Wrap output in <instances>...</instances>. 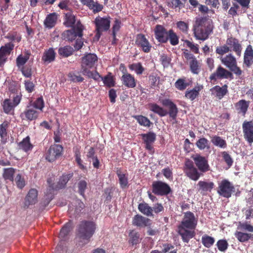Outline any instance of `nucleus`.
<instances>
[{"mask_svg": "<svg viewBox=\"0 0 253 253\" xmlns=\"http://www.w3.org/2000/svg\"><path fill=\"white\" fill-rule=\"evenodd\" d=\"M198 220L191 211L184 212L183 218L177 226V233L183 242L188 243L196 235L195 229Z\"/></svg>", "mask_w": 253, "mask_h": 253, "instance_id": "1", "label": "nucleus"}, {"mask_svg": "<svg viewBox=\"0 0 253 253\" xmlns=\"http://www.w3.org/2000/svg\"><path fill=\"white\" fill-rule=\"evenodd\" d=\"M213 24L212 20L206 17L197 18L193 25V33L197 40L205 41L212 32Z\"/></svg>", "mask_w": 253, "mask_h": 253, "instance_id": "2", "label": "nucleus"}, {"mask_svg": "<svg viewBox=\"0 0 253 253\" xmlns=\"http://www.w3.org/2000/svg\"><path fill=\"white\" fill-rule=\"evenodd\" d=\"M161 102L164 106L169 108L168 111L156 103H150L149 104L150 110L161 117L169 115L172 120H175L178 112L176 105L169 99H163Z\"/></svg>", "mask_w": 253, "mask_h": 253, "instance_id": "3", "label": "nucleus"}, {"mask_svg": "<svg viewBox=\"0 0 253 253\" xmlns=\"http://www.w3.org/2000/svg\"><path fill=\"white\" fill-rule=\"evenodd\" d=\"M96 224L92 221L83 220L81 221L78 228V235L80 238L89 242L94 234Z\"/></svg>", "mask_w": 253, "mask_h": 253, "instance_id": "4", "label": "nucleus"}, {"mask_svg": "<svg viewBox=\"0 0 253 253\" xmlns=\"http://www.w3.org/2000/svg\"><path fill=\"white\" fill-rule=\"evenodd\" d=\"M84 29V27L80 21H78L71 29L66 30L62 34V38L64 40L72 42L78 37H83Z\"/></svg>", "mask_w": 253, "mask_h": 253, "instance_id": "5", "label": "nucleus"}, {"mask_svg": "<svg viewBox=\"0 0 253 253\" xmlns=\"http://www.w3.org/2000/svg\"><path fill=\"white\" fill-rule=\"evenodd\" d=\"M185 175L191 180H198L203 174L194 166L193 162L189 159H186L183 168Z\"/></svg>", "mask_w": 253, "mask_h": 253, "instance_id": "6", "label": "nucleus"}, {"mask_svg": "<svg viewBox=\"0 0 253 253\" xmlns=\"http://www.w3.org/2000/svg\"><path fill=\"white\" fill-rule=\"evenodd\" d=\"M221 62L236 76L240 77L243 73L238 66L236 58L231 53H229L221 58Z\"/></svg>", "mask_w": 253, "mask_h": 253, "instance_id": "7", "label": "nucleus"}, {"mask_svg": "<svg viewBox=\"0 0 253 253\" xmlns=\"http://www.w3.org/2000/svg\"><path fill=\"white\" fill-rule=\"evenodd\" d=\"M234 191V186L228 180L223 179L218 184L217 193L224 198H230Z\"/></svg>", "mask_w": 253, "mask_h": 253, "instance_id": "8", "label": "nucleus"}, {"mask_svg": "<svg viewBox=\"0 0 253 253\" xmlns=\"http://www.w3.org/2000/svg\"><path fill=\"white\" fill-rule=\"evenodd\" d=\"M12 98V102L10 99H5L2 103L3 112L7 114L13 113L15 107L19 104L21 99V95L18 94L14 95Z\"/></svg>", "mask_w": 253, "mask_h": 253, "instance_id": "9", "label": "nucleus"}, {"mask_svg": "<svg viewBox=\"0 0 253 253\" xmlns=\"http://www.w3.org/2000/svg\"><path fill=\"white\" fill-rule=\"evenodd\" d=\"M63 147L59 144H53L48 150L45 158L49 162H53L59 159L63 154Z\"/></svg>", "mask_w": 253, "mask_h": 253, "instance_id": "10", "label": "nucleus"}, {"mask_svg": "<svg viewBox=\"0 0 253 253\" xmlns=\"http://www.w3.org/2000/svg\"><path fill=\"white\" fill-rule=\"evenodd\" d=\"M152 187V192L157 195H168L171 191L169 186L166 183L163 182L161 181L153 182Z\"/></svg>", "mask_w": 253, "mask_h": 253, "instance_id": "11", "label": "nucleus"}, {"mask_svg": "<svg viewBox=\"0 0 253 253\" xmlns=\"http://www.w3.org/2000/svg\"><path fill=\"white\" fill-rule=\"evenodd\" d=\"M195 164L199 170L203 174L210 170L208 159L204 156L197 154L192 156Z\"/></svg>", "mask_w": 253, "mask_h": 253, "instance_id": "12", "label": "nucleus"}, {"mask_svg": "<svg viewBox=\"0 0 253 253\" xmlns=\"http://www.w3.org/2000/svg\"><path fill=\"white\" fill-rule=\"evenodd\" d=\"M209 79L211 81H216L217 79H233V75L231 71H229L219 65L215 71L211 75Z\"/></svg>", "mask_w": 253, "mask_h": 253, "instance_id": "13", "label": "nucleus"}, {"mask_svg": "<svg viewBox=\"0 0 253 253\" xmlns=\"http://www.w3.org/2000/svg\"><path fill=\"white\" fill-rule=\"evenodd\" d=\"M135 44L139 49L146 53L151 51L152 47L146 36L142 34H138L136 35Z\"/></svg>", "mask_w": 253, "mask_h": 253, "instance_id": "14", "label": "nucleus"}, {"mask_svg": "<svg viewBox=\"0 0 253 253\" xmlns=\"http://www.w3.org/2000/svg\"><path fill=\"white\" fill-rule=\"evenodd\" d=\"M97 57L93 53H88L82 58L81 72H84L94 66Z\"/></svg>", "mask_w": 253, "mask_h": 253, "instance_id": "15", "label": "nucleus"}, {"mask_svg": "<svg viewBox=\"0 0 253 253\" xmlns=\"http://www.w3.org/2000/svg\"><path fill=\"white\" fill-rule=\"evenodd\" d=\"M242 129L245 140L252 144L253 143V120L245 121L242 124Z\"/></svg>", "mask_w": 253, "mask_h": 253, "instance_id": "16", "label": "nucleus"}, {"mask_svg": "<svg viewBox=\"0 0 253 253\" xmlns=\"http://www.w3.org/2000/svg\"><path fill=\"white\" fill-rule=\"evenodd\" d=\"M111 17L110 16L101 17L97 16L95 18L94 23L95 30L101 32H107L110 27Z\"/></svg>", "mask_w": 253, "mask_h": 253, "instance_id": "17", "label": "nucleus"}, {"mask_svg": "<svg viewBox=\"0 0 253 253\" xmlns=\"http://www.w3.org/2000/svg\"><path fill=\"white\" fill-rule=\"evenodd\" d=\"M14 44L11 42H8L0 47V67L3 66L7 60L8 56L14 48Z\"/></svg>", "mask_w": 253, "mask_h": 253, "instance_id": "18", "label": "nucleus"}, {"mask_svg": "<svg viewBox=\"0 0 253 253\" xmlns=\"http://www.w3.org/2000/svg\"><path fill=\"white\" fill-rule=\"evenodd\" d=\"M226 43L230 48V51H233L235 52L237 56L240 57L241 56L242 47L239 40L230 37L226 40Z\"/></svg>", "mask_w": 253, "mask_h": 253, "instance_id": "19", "label": "nucleus"}, {"mask_svg": "<svg viewBox=\"0 0 253 253\" xmlns=\"http://www.w3.org/2000/svg\"><path fill=\"white\" fill-rule=\"evenodd\" d=\"M132 224L139 228H144L150 226L151 221L149 218L137 214L133 217Z\"/></svg>", "mask_w": 253, "mask_h": 253, "instance_id": "20", "label": "nucleus"}, {"mask_svg": "<svg viewBox=\"0 0 253 253\" xmlns=\"http://www.w3.org/2000/svg\"><path fill=\"white\" fill-rule=\"evenodd\" d=\"M141 136L145 144V148L150 151H153V144L156 139V134L153 132L150 131L147 133H142L141 134Z\"/></svg>", "mask_w": 253, "mask_h": 253, "instance_id": "21", "label": "nucleus"}, {"mask_svg": "<svg viewBox=\"0 0 253 253\" xmlns=\"http://www.w3.org/2000/svg\"><path fill=\"white\" fill-rule=\"evenodd\" d=\"M214 186L212 181L200 180L197 184L198 190L202 195H207L209 192H211Z\"/></svg>", "mask_w": 253, "mask_h": 253, "instance_id": "22", "label": "nucleus"}, {"mask_svg": "<svg viewBox=\"0 0 253 253\" xmlns=\"http://www.w3.org/2000/svg\"><path fill=\"white\" fill-rule=\"evenodd\" d=\"M156 39L161 43H165L168 42V31L163 26L158 25L155 29Z\"/></svg>", "mask_w": 253, "mask_h": 253, "instance_id": "23", "label": "nucleus"}, {"mask_svg": "<svg viewBox=\"0 0 253 253\" xmlns=\"http://www.w3.org/2000/svg\"><path fill=\"white\" fill-rule=\"evenodd\" d=\"M243 64L247 68H250L253 65V48L251 44L248 45L245 50Z\"/></svg>", "mask_w": 253, "mask_h": 253, "instance_id": "24", "label": "nucleus"}, {"mask_svg": "<svg viewBox=\"0 0 253 253\" xmlns=\"http://www.w3.org/2000/svg\"><path fill=\"white\" fill-rule=\"evenodd\" d=\"M250 105V101L245 99L240 100L235 104V107L238 114L245 117Z\"/></svg>", "mask_w": 253, "mask_h": 253, "instance_id": "25", "label": "nucleus"}, {"mask_svg": "<svg viewBox=\"0 0 253 253\" xmlns=\"http://www.w3.org/2000/svg\"><path fill=\"white\" fill-rule=\"evenodd\" d=\"M227 88L228 86L227 84H224L221 87L219 85H215L212 87L210 90L212 94L220 100L228 93Z\"/></svg>", "mask_w": 253, "mask_h": 253, "instance_id": "26", "label": "nucleus"}, {"mask_svg": "<svg viewBox=\"0 0 253 253\" xmlns=\"http://www.w3.org/2000/svg\"><path fill=\"white\" fill-rule=\"evenodd\" d=\"M10 123L7 121H4L0 125V137L1 142L5 144L7 142L8 138V128Z\"/></svg>", "mask_w": 253, "mask_h": 253, "instance_id": "27", "label": "nucleus"}, {"mask_svg": "<svg viewBox=\"0 0 253 253\" xmlns=\"http://www.w3.org/2000/svg\"><path fill=\"white\" fill-rule=\"evenodd\" d=\"M122 84L128 88H134L136 85V81L130 74H124L121 78Z\"/></svg>", "mask_w": 253, "mask_h": 253, "instance_id": "28", "label": "nucleus"}, {"mask_svg": "<svg viewBox=\"0 0 253 253\" xmlns=\"http://www.w3.org/2000/svg\"><path fill=\"white\" fill-rule=\"evenodd\" d=\"M202 87L197 86L191 89H187L185 92V97L191 101L194 100L199 95V92Z\"/></svg>", "mask_w": 253, "mask_h": 253, "instance_id": "29", "label": "nucleus"}, {"mask_svg": "<svg viewBox=\"0 0 253 253\" xmlns=\"http://www.w3.org/2000/svg\"><path fill=\"white\" fill-rule=\"evenodd\" d=\"M73 173L63 174L59 179L57 184L55 185V190L64 188L68 181L72 178Z\"/></svg>", "mask_w": 253, "mask_h": 253, "instance_id": "30", "label": "nucleus"}, {"mask_svg": "<svg viewBox=\"0 0 253 253\" xmlns=\"http://www.w3.org/2000/svg\"><path fill=\"white\" fill-rule=\"evenodd\" d=\"M187 0H167L168 7L173 9L178 8L179 10L184 8Z\"/></svg>", "mask_w": 253, "mask_h": 253, "instance_id": "31", "label": "nucleus"}, {"mask_svg": "<svg viewBox=\"0 0 253 253\" xmlns=\"http://www.w3.org/2000/svg\"><path fill=\"white\" fill-rule=\"evenodd\" d=\"M211 142L215 146L220 148L225 149L227 147V144L225 140L218 135H213L211 137Z\"/></svg>", "mask_w": 253, "mask_h": 253, "instance_id": "32", "label": "nucleus"}, {"mask_svg": "<svg viewBox=\"0 0 253 253\" xmlns=\"http://www.w3.org/2000/svg\"><path fill=\"white\" fill-rule=\"evenodd\" d=\"M138 209L142 214L147 216H152L153 210L151 207L147 203H141L138 205Z\"/></svg>", "mask_w": 253, "mask_h": 253, "instance_id": "33", "label": "nucleus"}, {"mask_svg": "<svg viewBox=\"0 0 253 253\" xmlns=\"http://www.w3.org/2000/svg\"><path fill=\"white\" fill-rule=\"evenodd\" d=\"M57 16L55 13H52L48 14L46 17L44 24L45 26L48 28L53 27L57 21Z\"/></svg>", "mask_w": 253, "mask_h": 253, "instance_id": "34", "label": "nucleus"}, {"mask_svg": "<svg viewBox=\"0 0 253 253\" xmlns=\"http://www.w3.org/2000/svg\"><path fill=\"white\" fill-rule=\"evenodd\" d=\"M15 171L16 169L13 168H4L3 169L2 177L5 181L9 180L13 182L14 181V175Z\"/></svg>", "mask_w": 253, "mask_h": 253, "instance_id": "35", "label": "nucleus"}, {"mask_svg": "<svg viewBox=\"0 0 253 253\" xmlns=\"http://www.w3.org/2000/svg\"><path fill=\"white\" fill-rule=\"evenodd\" d=\"M73 152L74 153V156L75 158V161L79 166V167L81 169H86V167L83 164V161L81 159V152H80V147L78 146H76L73 148Z\"/></svg>", "mask_w": 253, "mask_h": 253, "instance_id": "36", "label": "nucleus"}, {"mask_svg": "<svg viewBox=\"0 0 253 253\" xmlns=\"http://www.w3.org/2000/svg\"><path fill=\"white\" fill-rule=\"evenodd\" d=\"M76 17L72 12H68L65 14L64 25L68 27H73L76 24Z\"/></svg>", "mask_w": 253, "mask_h": 253, "instance_id": "37", "label": "nucleus"}, {"mask_svg": "<svg viewBox=\"0 0 253 253\" xmlns=\"http://www.w3.org/2000/svg\"><path fill=\"white\" fill-rule=\"evenodd\" d=\"M32 145L30 143V137L28 136L18 143V149L28 152Z\"/></svg>", "mask_w": 253, "mask_h": 253, "instance_id": "38", "label": "nucleus"}, {"mask_svg": "<svg viewBox=\"0 0 253 253\" xmlns=\"http://www.w3.org/2000/svg\"><path fill=\"white\" fill-rule=\"evenodd\" d=\"M117 174L121 187L123 189L126 188L128 186V178L126 174L122 173L120 170H118Z\"/></svg>", "mask_w": 253, "mask_h": 253, "instance_id": "39", "label": "nucleus"}, {"mask_svg": "<svg viewBox=\"0 0 253 253\" xmlns=\"http://www.w3.org/2000/svg\"><path fill=\"white\" fill-rule=\"evenodd\" d=\"M202 243L207 248H210L213 245L215 242V239L213 237L207 234H204L201 239Z\"/></svg>", "mask_w": 253, "mask_h": 253, "instance_id": "40", "label": "nucleus"}, {"mask_svg": "<svg viewBox=\"0 0 253 253\" xmlns=\"http://www.w3.org/2000/svg\"><path fill=\"white\" fill-rule=\"evenodd\" d=\"M74 51L73 47L69 45L61 47L58 49L59 54L64 57H67L71 55Z\"/></svg>", "mask_w": 253, "mask_h": 253, "instance_id": "41", "label": "nucleus"}, {"mask_svg": "<svg viewBox=\"0 0 253 253\" xmlns=\"http://www.w3.org/2000/svg\"><path fill=\"white\" fill-rule=\"evenodd\" d=\"M167 38L172 45H176L179 43V37L172 29L168 31Z\"/></svg>", "mask_w": 253, "mask_h": 253, "instance_id": "42", "label": "nucleus"}, {"mask_svg": "<svg viewBox=\"0 0 253 253\" xmlns=\"http://www.w3.org/2000/svg\"><path fill=\"white\" fill-rule=\"evenodd\" d=\"M189 84L186 81L185 78H179L175 83V87L179 90L183 91L185 90Z\"/></svg>", "mask_w": 253, "mask_h": 253, "instance_id": "43", "label": "nucleus"}, {"mask_svg": "<svg viewBox=\"0 0 253 253\" xmlns=\"http://www.w3.org/2000/svg\"><path fill=\"white\" fill-rule=\"evenodd\" d=\"M196 145L201 150L206 149H209L210 148L209 140L205 137L199 139L196 143Z\"/></svg>", "mask_w": 253, "mask_h": 253, "instance_id": "44", "label": "nucleus"}, {"mask_svg": "<svg viewBox=\"0 0 253 253\" xmlns=\"http://www.w3.org/2000/svg\"><path fill=\"white\" fill-rule=\"evenodd\" d=\"M129 243L132 245H136L140 242V234L138 232L131 230L129 233Z\"/></svg>", "mask_w": 253, "mask_h": 253, "instance_id": "45", "label": "nucleus"}, {"mask_svg": "<svg viewBox=\"0 0 253 253\" xmlns=\"http://www.w3.org/2000/svg\"><path fill=\"white\" fill-rule=\"evenodd\" d=\"M55 53L53 48H50L45 51L42 57V60L45 62H51L55 59Z\"/></svg>", "mask_w": 253, "mask_h": 253, "instance_id": "46", "label": "nucleus"}, {"mask_svg": "<svg viewBox=\"0 0 253 253\" xmlns=\"http://www.w3.org/2000/svg\"><path fill=\"white\" fill-rule=\"evenodd\" d=\"M68 77L70 80L74 83H80L84 80V78L81 76L79 72H71L68 74Z\"/></svg>", "mask_w": 253, "mask_h": 253, "instance_id": "47", "label": "nucleus"}, {"mask_svg": "<svg viewBox=\"0 0 253 253\" xmlns=\"http://www.w3.org/2000/svg\"><path fill=\"white\" fill-rule=\"evenodd\" d=\"M133 118L140 126L149 127L151 124L150 121L147 117L142 115L134 116Z\"/></svg>", "mask_w": 253, "mask_h": 253, "instance_id": "48", "label": "nucleus"}, {"mask_svg": "<svg viewBox=\"0 0 253 253\" xmlns=\"http://www.w3.org/2000/svg\"><path fill=\"white\" fill-rule=\"evenodd\" d=\"M71 224L70 223H66L60 230L59 237L63 240L71 231Z\"/></svg>", "mask_w": 253, "mask_h": 253, "instance_id": "49", "label": "nucleus"}, {"mask_svg": "<svg viewBox=\"0 0 253 253\" xmlns=\"http://www.w3.org/2000/svg\"><path fill=\"white\" fill-rule=\"evenodd\" d=\"M14 180L15 182V184L17 187L20 189H22L25 186L26 181L24 178V177L22 176L21 174H17L14 179Z\"/></svg>", "mask_w": 253, "mask_h": 253, "instance_id": "50", "label": "nucleus"}, {"mask_svg": "<svg viewBox=\"0 0 253 253\" xmlns=\"http://www.w3.org/2000/svg\"><path fill=\"white\" fill-rule=\"evenodd\" d=\"M29 59V55H25L23 56L22 55H19L16 59V65L18 68L20 69L24 67V64L27 62Z\"/></svg>", "mask_w": 253, "mask_h": 253, "instance_id": "51", "label": "nucleus"}, {"mask_svg": "<svg viewBox=\"0 0 253 253\" xmlns=\"http://www.w3.org/2000/svg\"><path fill=\"white\" fill-rule=\"evenodd\" d=\"M190 70L194 74H198L200 71L199 63L196 58L191 60L189 63Z\"/></svg>", "mask_w": 253, "mask_h": 253, "instance_id": "52", "label": "nucleus"}, {"mask_svg": "<svg viewBox=\"0 0 253 253\" xmlns=\"http://www.w3.org/2000/svg\"><path fill=\"white\" fill-rule=\"evenodd\" d=\"M32 204V189H30L28 194L24 199L22 208L24 209H27Z\"/></svg>", "mask_w": 253, "mask_h": 253, "instance_id": "53", "label": "nucleus"}, {"mask_svg": "<svg viewBox=\"0 0 253 253\" xmlns=\"http://www.w3.org/2000/svg\"><path fill=\"white\" fill-rule=\"evenodd\" d=\"M216 245L218 250L222 252L226 251L228 247V243L225 239L219 240Z\"/></svg>", "mask_w": 253, "mask_h": 253, "instance_id": "54", "label": "nucleus"}, {"mask_svg": "<svg viewBox=\"0 0 253 253\" xmlns=\"http://www.w3.org/2000/svg\"><path fill=\"white\" fill-rule=\"evenodd\" d=\"M78 192L81 195L84 197V192L87 188V182L84 180H81L78 183Z\"/></svg>", "mask_w": 253, "mask_h": 253, "instance_id": "55", "label": "nucleus"}, {"mask_svg": "<svg viewBox=\"0 0 253 253\" xmlns=\"http://www.w3.org/2000/svg\"><path fill=\"white\" fill-rule=\"evenodd\" d=\"M120 25L121 22L119 20L116 19L115 21L114 24L112 28V35L114 39L113 41H112V44H114L115 43V41L116 40V33L120 30L121 27Z\"/></svg>", "mask_w": 253, "mask_h": 253, "instance_id": "56", "label": "nucleus"}, {"mask_svg": "<svg viewBox=\"0 0 253 253\" xmlns=\"http://www.w3.org/2000/svg\"><path fill=\"white\" fill-rule=\"evenodd\" d=\"M221 153L224 162L228 167L230 168L233 163V160L231 156L226 151H223Z\"/></svg>", "mask_w": 253, "mask_h": 253, "instance_id": "57", "label": "nucleus"}, {"mask_svg": "<svg viewBox=\"0 0 253 253\" xmlns=\"http://www.w3.org/2000/svg\"><path fill=\"white\" fill-rule=\"evenodd\" d=\"M44 104L42 97H39L34 103H33V107L38 109L40 112H42V109Z\"/></svg>", "mask_w": 253, "mask_h": 253, "instance_id": "58", "label": "nucleus"}, {"mask_svg": "<svg viewBox=\"0 0 253 253\" xmlns=\"http://www.w3.org/2000/svg\"><path fill=\"white\" fill-rule=\"evenodd\" d=\"M88 7L90 9L92 10L94 13L102 11L103 8L102 4H99L97 1L95 2L94 1L90 4Z\"/></svg>", "mask_w": 253, "mask_h": 253, "instance_id": "59", "label": "nucleus"}, {"mask_svg": "<svg viewBox=\"0 0 253 253\" xmlns=\"http://www.w3.org/2000/svg\"><path fill=\"white\" fill-rule=\"evenodd\" d=\"M129 69L134 70L135 73L138 75H141L144 71V69L140 63L136 64H132L129 66Z\"/></svg>", "mask_w": 253, "mask_h": 253, "instance_id": "60", "label": "nucleus"}, {"mask_svg": "<svg viewBox=\"0 0 253 253\" xmlns=\"http://www.w3.org/2000/svg\"><path fill=\"white\" fill-rule=\"evenodd\" d=\"M84 75L87 76L89 78H92L95 81H99L100 78H101L100 75L97 71L92 72L90 70L83 72Z\"/></svg>", "mask_w": 253, "mask_h": 253, "instance_id": "61", "label": "nucleus"}, {"mask_svg": "<svg viewBox=\"0 0 253 253\" xmlns=\"http://www.w3.org/2000/svg\"><path fill=\"white\" fill-rule=\"evenodd\" d=\"M29 105L28 106V109H27L22 114L21 116L23 120H32V109L30 108L32 105V100H29Z\"/></svg>", "mask_w": 253, "mask_h": 253, "instance_id": "62", "label": "nucleus"}, {"mask_svg": "<svg viewBox=\"0 0 253 253\" xmlns=\"http://www.w3.org/2000/svg\"><path fill=\"white\" fill-rule=\"evenodd\" d=\"M229 51L230 48L227 44L216 47L215 50L216 53L220 55H223L225 53H228Z\"/></svg>", "mask_w": 253, "mask_h": 253, "instance_id": "63", "label": "nucleus"}, {"mask_svg": "<svg viewBox=\"0 0 253 253\" xmlns=\"http://www.w3.org/2000/svg\"><path fill=\"white\" fill-rule=\"evenodd\" d=\"M84 204L83 202H82L81 200H77L75 203L74 214L76 216L79 215L81 211L84 208Z\"/></svg>", "mask_w": 253, "mask_h": 253, "instance_id": "64", "label": "nucleus"}]
</instances>
